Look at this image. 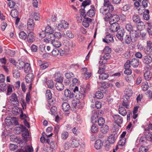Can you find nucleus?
Here are the masks:
<instances>
[{
  "label": "nucleus",
  "mask_w": 152,
  "mask_h": 152,
  "mask_svg": "<svg viewBox=\"0 0 152 152\" xmlns=\"http://www.w3.org/2000/svg\"><path fill=\"white\" fill-rule=\"evenodd\" d=\"M114 10V7L112 5L107 6H103L100 10V12L104 15H107L108 16H111V13Z\"/></svg>",
  "instance_id": "f257e3e1"
},
{
  "label": "nucleus",
  "mask_w": 152,
  "mask_h": 152,
  "mask_svg": "<svg viewBox=\"0 0 152 152\" xmlns=\"http://www.w3.org/2000/svg\"><path fill=\"white\" fill-rule=\"evenodd\" d=\"M69 24L65 20H63L61 22L56 24V27L58 30L61 31L63 28L66 29L68 28Z\"/></svg>",
  "instance_id": "f03ea898"
},
{
  "label": "nucleus",
  "mask_w": 152,
  "mask_h": 152,
  "mask_svg": "<svg viewBox=\"0 0 152 152\" xmlns=\"http://www.w3.org/2000/svg\"><path fill=\"white\" fill-rule=\"evenodd\" d=\"M62 37V34L59 32H56L54 34H50L48 35V39L52 41L55 39L56 38L59 39Z\"/></svg>",
  "instance_id": "7ed1b4c3"
},
{
  "label": "nucleus",
  "mask_w": 152,
  "mask_h": 152,
  "mask_svg": "<svg viewBox=\"0 0 152 152\" xmlns=\"http://www.w3.org/2000/svg\"><path fill=\"white\" fill-rule=\"evenodd\" d=\"M110 23L111 25L110 30L111 33L117 32L120 28L119 25L117 23Z\"/></svg>",
  "instance_id": "20e7f679"
},
{
  "label": "nucleus",
  "mask_w": 152,
  "mask_h": 152,
  "mask_svg": "<svg viewBox=\"0 0 152 152\" xmlns=\"http://www.w3.org/2000/svg\"><path fill=\"white\" fill-rule=\"evenodd\" d=\"M113 35L110 34L106 35L104 38L102 39V41L108 44L114 42Z\"/></svg>",
  "instance_id": "39448f33"
},
{
  "label": "nucleus",
  "mask_w": 152,
  "mask_h": 152,
  "mask_svg": "<svg viewBox=\"0 0 152 152\" xmlns=\"http://www.w3.org/2000/svg\"><path fill=\"white\" fill-rule=\"evenodd\" d=\"M19 152H33L34 149L31 145H27L23 148L18 150Z\"/></svg>",
  "instance_id": "423d86ee"
},
{
  "label": "nucleus",
  "mask_w": 152,
  "mask_h": 152,
  "mask_svg": "<svg viewBox=\"0 0 152 152\" xmlns=\"http://www.w3.org/2000/svg\"><path fill=\"white\" fill-rule=\"evenodd\" d=\"M9 100L10 102L13 104H18L19 101L17 98L16 94H12L9 97Z\"/></svg>",
  "instance_id": "0eeeda50"
},
{
  "label": "nucleus",
  "mask_w": 152,
  "mask_h": 152,
  "mask_svg": "<svg viewBox=\"0 0 152 152\" xmlns=\"http://www.w3.org/2000/svg\"><path fill=\"white\" fill-rule=\"evenodd\" d=\"M104 56L100 58L99 63L103 65L107 62V60L110 57V53H104Z\"/></svg>",
  "instance_id": "6e6552de"
},
{
  "label": "nucleus",
  "mask_w": 152,
  "mask_h": 152,
  "mask_svg": "<svg viewBox=\"0 0 152 152\" xmlns=\"http://www.w3.org/2000/svg\"><path fill=\"white\" fill-rule=\"evenodd\" d=\"M35 23L34 20L30 18H29L27 22V28L28 30L31 31H32L34 27Z\"/></svg>",
  "instance_id": "1a4fd4ad"
},
{
  "label": "nucleus",
  "mask_w": 152,
  "mask_h": 152,
  "mask_svg": "<svg viewBox=\"0 0 152 152\" xmlns=\"http://www.w3.org/2000/svg\"><path fill=\"white\" fill-rule=\"evenodd\" d=\"M71 145L73 148H77L79 145L80 140L79 139L74 137L71 138Z\"/></svg>",
  "instance_id": "9d476101"
},
{
  "label": "nucleus",
  "mask_w": 152,
  "mask_h": 152,
  "mask_svg": "<svg viewBox=\"0 0 152 152\" xmlns=\"http://www.w3.org/2000/svg\"><path fill=\"white\" fill-rule=\"evenodd\" d=\"M117 34L116 37L121 41H122L123 39V36L125 33V31L124 29L120 28L117 31Z\"/></svg>",
  "instance_id": "9b49d317"
},
{
  "label": "nucleus",
  "mask_w": 152,
  "mask_h": 152,
  "mask_svg": "<svg viewBox=\"0 0 152 152\" xmlns=\"http://www.w3.org/2000/svg\"><path fill=\"white\" fill-rule=\"evenodd\" d=\"M142 61L144 64L148 65L151 63L152 58L149 55H146L143 57Z\"/></svg>",
  "instance_id": "f8f14e48"
},
{
  "label": "nucleus",
  "mask_w": 152,
  "mask_h": 152,
  "mask_svg": "<svg viewBox=\"0 0 152 152\" xmlns=\"http://www.w3.org/2000/svg\"><path fill=\"white\" fill-rule=\"evenodd\" d=\"M27 41L29 43L33 42L35 40L34 34L32 32L29 33L27 35Z\"/></svg>",
  "instance_id": "ddd939ff"
},
{
  "label": "nucleus",
  "mask_w": 152,
  "mask_h": 152,
  "mask_svg": "<svg viewBox=\"0 0 152 152\" xmlns=\"http://www.w3.org/2000/svg\"><path fill=\"white\" fill-rule=\"evenodd\" d=\"M82 22L83 25L85 27L87 28L89 27L90 24L92 22V20L88 18H84Z\"/></svg>",
  "instance_id": "4468645a"
},
{
  "label": "nucleus",
  "mask_w": 152,
  "mask_h": 152,
  "mask_svg": "<svg viewBox=\"0 0 152 152\" xmlns=\"http://www.w3.org/2000/svg\"><path fill=\"white\" fill-rule=\"evenodd\" d=\"M34 77L32 73L28 74L26 77V82L27 83H30L33 80Z\"/></svg>",
  "instance_id": "2eb2a0df"
},
{
  "label": "nucleus",
  "mask_w": 152,
  "mask_h": 152,
  "mask_svg": "<svg viewBox=\"0 0 152 152\" xmlns=\"http://www.w3.org/2000/svg\"><path fill=\"white\" fill-rule=\"evenodd\" d=\"M113 118L114 122L117 124H121L123 122V119L122 118L118 115H114L113 116Z\"/></svg>",
  "instance_id": "dca6fc26"
},
{
  "label": "nucleus",
  "mask_w": 152,
  "mask_h": 152,
  "mask_svg": "<svg viewBox=\"0 0 152 152\" xmlns=\"http://www.w3.org/2000/svg\"><path fill=\"white\" fill-rule=\"evenodd\" d=\"M54 76L57 83H62L64 78L60 75L59 73H56L54 75Z\"/></svg>",
  "instance_id": "f3484780"
},
{
  "label": "nucleus",
  "mask_w": 152,
  "mask_h": 152,
  "mask_svg": "<svg viewBox=\"0 0 152 152\" xmlns=\"http://www.w3.org/2000/svg\"><path fill=\"white\" fill-rule=\"evenodd\" d=\"M119 19L118 15H114L110 17L109 21V23H117V22L119 21Z\"/></svg>",
  "instance_id": "a211bd4d"
},
{
  "label": "nucleus",
  "mask_w": 152,
  "mask_h": 152,
  "mask_svg": "<svg viewBox=\"0 0 152 152\" xmlns=\"http://www.w3.org/2000/svg\"><path fill=\"white\" fill-rule=\"evenodd\" d=\"M125 96L124 97L127 99L129 97H130L132 94V92L130 89H126L125 91Z\"/></svg>",
  "instance_id": "6ab92c4d"
},
{
  "label": "nucleus",
  "mask_w": 152,
  "mask_h": 152,
  "mask_svg": "<svg viewBox=\"0 0 152 152\" xmlns=\"http://www.w3.org/2000/svg\"><path fill=\"white\" fill-rule=\"evenodd\" d=\"M130 62L131 65L134 67H137L139 64V60L136 58H133Z\"/></svg>",
  "instance_id": "aec40b11"
},
{
  "label": "nucleus",
  "mask_w": 152,
  "mask_h": 152,
  "mask_svg": "<svg viewBox=\"0 0 152 152\" xmlns=\"http://www.w3.org/2000/svg\"><path fill=\"white\" fill-rule=\"evenodd\" d=\"M103 145V143L101 140H98L96 141L95 143L94 147L97 150L100 149Z\"/></svg>",
  "instance_id": "412c9836"
},
{
  "label": "nucleus",
  "mask_w": 152,
  "mask_h": 152,
  "mask_svg": "<svg viewBox=\"0 0 152 152\" xmlns=\"http://www.w3.org/2000/svg\"><path fill=\"white\" fill-rule=\"evenodd\" d=\"M64 95L66 97L71 99L73 97L74 94L73 93L71 92L70 90L67 89L65 90Z\"/></svg>",
  "instance_id": "4be33fe9"
},
{
  "label": "nucleus",
  "mask_w": 152,
  "mask_h": 152,
  "mask_svg": "<svg viewBox=\"0 0 152 152\" xmlns=\"http://www.w3.org/2000/svg\"><path fill=\"white\" fill-rule=\"evenodd\" d=\"M144 77L147 80H150L152 77V74L149 71H146L144 74Z\"/></svg>",
  "instance_id": "5701e85b"
},
{
  "label": "nucleus",
  "mask_w": 152,
  "mask_h": 152,
  "mask_svg": "<svg viewBox=\"0 0 152 152\" xmlns=\"http://www.w3.org/2000/svg\"><path fill=\"white\" fill-rule=\"evenodd\" d=\"M50 40L51 43L56 48H59L61 45V42L59 41H56L54 40L52 41L50 39Z\"/></svg>",
  "instance_id": "b1692460"
},
{
  "label": "nucleus",
  "mask_w": 152,
  "mask_h": 152,
  "mask_svg": "<svg viewBox=\"0 0 152 152\" xmlns=\"http://www.w3.org/2000/svg\"><path fill=\"white\" fill-rule=\"evenodd\" d=\"M119 113L123 116H125L127 114V111L125 108L123 107H120L119 108Z\"/></svg>",
  "instance_id": "393cba45"
},
{
  "label": "nucleus",
  "mask_w": 152,
  "mask_h": 152,
  "mask_svg": "<svg viewBox=\"0 0 152 152\" xmlns=\"http://www.w3.org/2000/svg\"><path fill=\"white\" fill-rule=\"evenodd\" d=\"M101 131L103 134L107 133L109 131V127L106 125H105L101 127Z\"/></svg>",
  "instance_id": "a878e982"
},
{
  "label": "nucleus",
  "mask_w": 152,
  "mask_h": 152,
  "mask_svg": "<svg viewBox=\"0 0 152 152\" xmlns=\"http://www.w3.org/2000/svg\"><path fill=\"white\" fill-rule=\"evenodd\" d=\"M56 89L58 91H62L64 89V86L62 83H56L55 84Z\"/></svg>",
  "instance_id": "bb28decb"
},
{
  "label": "nucleus",
  "mask_w": 152,
  "mask_h": 152,
  "mask_svg": "<svg viewBox=\"0 0 152 152\" xmlns=\"http://www.w3.org/2000/svg\"><path fill=\"white\" fill-rule=\"evenodd\" d=\"M86 14L90 17H92L94 16L95 14V8L93 7L92 9H90L87 12Z\"/></svg>",
  "instance_id": "cd10ccee"
},
{
  "label": "nucleus",
  "mask_w": 152,
  "mask_h": 152,
  "mask_svg": "<svg viewBox=\"0 0 152 152\" xmlns=\"http://www.w3.org/2000/svg\"><path fill=\"white\" fill-rule=\"evenodd\" d=\"M62 108L64 111H67L69 110L70 106L67 103L64 102L62 104Z\"/></svg>",
  "instance_id": "c85d7f7f"
},
{
  "label": "nucleus",
  "mask_w": 152,
  "mask_h": 152,
  "mask_svg": "<svg viewBox=\"0 0 152 152\" xmlns=\"http://www.w3.org/2000/svg\"><path fill=\"white\" fill-rule=\"evenodd\" d=\"M109 74L107 73H102L99 76V78L101 80H105L109 77Z\"/></svg>",
  "instance_id": "c756f323"
},
{
  "label": "nucleus",
  "mask_w": 152,
  "mask_h": 152,
  "mask_svg": "<svg viewBox=\"0 0 152 152\" xmlns=\"http://www.w3.org/2000/svg\"><path fill=\"white\" fill-rule=\"evenodd\" d=\"M45 31L46 33L50 34H53L54 30L50 26H48L46 27Z\"/></svg>",
  "instance_id": "7c9ffc66"
},
{
  "label": "nucleus",
  "mask_w": 152,
  "mask_h": 152,
  "mask_svg": "<svg viewBox=\"0 0 152 152\" xmlns=\"http://www.w3.org/2000/svg\"><path fill=\"white\" fill-rule=\"evenodd\" d=\"M69 133L66 131H64L61 134V137L63 140H66L69 136Z\"/></svg>",
  "instance_id": "2f4dec72"
},
{
  "label": "nucleus",
  "mask_w": 152,
  "mask_h": 152,
  "mask_svg": "<svg viewBox=\"0 0 152 152\" xmlns=\"http://www.w3.org/2000/svg\"><path fill=\"white\" fill-rule=\"evenodd\" d=\"M10 14L11 16L13 18H17L18 15V12L17 10L13 9L12 10Z\"/></svg>",
  "instance_id": "473e14b6"
},
{
  "label": "nucleus",
  "mask_w": 152,
  "mask_h": 152,
  "mask_svg": "<svg viewBox=\"0 0 152 152\" xmlns=\"http://www.w3.org/2000/svg\"><path fill=\"white\" fill-rule=\"evenodd\" d=\"M20 38L23 40L25 39L27 37V34L24 31H21L19 34Z\"/></svg>",
  "instance_id": "72a5a7b5"
},
{
  "label": "nucleus",
  "mask_w": 152,
  "mask_h": 152,
  "mask_svg": "<svg viewBox=\"0 0 152 152\" xmlns=\"http://www.w3.org/2000/svg\"><path fill=\"white\" fill-rule=\"evenodd\" d=\"M98 113H95L92 116L91 118V121L93 123H96L97 121L96 118H98Z\"/></svg>",
  "instance_id": "f704fd0d"
},
{
  "label": "nucleus",
  "mask_w": 152,
  "mask_h": 152,
  "mask_svg": "<svg viewBox=\"0 0 152 152\" xmlns=\"http://www.w3.org/2000/svg\"><path fill=\"white\" fill-rule=\"evenodd\" d=\"M137 28L139 29H142L145 28V25L144 24V23L140 20L139 22H138L137 23Z\"/></svg>",
  "instance_id": "c9c22d12"
},
{
  "label": "nucleus",
  "mask_w": 152,
  "mask_h": 152,
  "mask_svg": "<svg viewBox=\"0 0 152 152\" xmlns=\"http://www.w3.org/2000/svg\"><path fill=\"white\" fill-rule=\"evenodd\" d=\"M96 97L98 99H101L103 96V93L101 91H99L96 92L95 94Z\"/></svg>",
  "instance_id": "e433bc0d"
},
{
  "label": "nucleus",
  "mask_w": 152,
  "mask_h": 152,
  "mask_svg": "<svg viewBox=\"0 0 152 152\" xmlns=\"http://www.w3.org/2000/svg\"><path fill=\"white\" fill-rule=\"evenodd\" d=\"M24 70L26 73L28 72L31 70V67L30 64L28 63H26L24 65Z\"/></svg>",
  "instance_id": "4c0bfd02"
},
{
  "label": "nucleus",
  "mask_w": 152,
  "mask_h": 152,
  "mask_svg": "<svg viewBox=\"0 0 152 152\" xmlns=\"http://www.w3.org/2000/svg\"><path fill=\"white\" fill-rule=\"evenodd\" d=\"M132 20L134 22L137 23L140 20V17L137 15H134L132 17Z\"/></svg>",
  "instance_id": "58836bf2"
},
{
  "label": "nucleus",
  "mask_w": 152,
  "mask_h": 152,
  "mask_svg": "<svg viewBox=\"0 0 152 152\" xmlns=\"http://www.w3.org/2000/svg\"><path fill=\"white\" fill-rule=\"evenodd\" d=\"M125 42L127 44H129L132 42V39L130 35H127L125 38Z\"/></svg>",
  "instance_id": "ea45409f"
},
{
  "label": "nucleus",
  "mask_w": 152,
  "mask_h": 152,
  "mask_svg": "<svg viewBox=\"0 0 152 152\" xmlns=\"http://www.w3.org/2000/svg\"><path fill=\"white\" fill-rule=\"evenodd\" d=\"M108 141L109 142L112 144L114 143L115 141V138L113 135H111L108 137Z\"/></svg>",
  "instance_id": "a19ab883"
},
{
  "label": "nucleus",
  "mask_w": 152,
  "mask_h": 152,
  "mask_svg": "<svg viewBox=\"0 0 152 152\" xmlns=\"http://www.w3.org/2000/svg\"><path fill=\"white\" fill-rule=\"evenodd\" d=\"M47 85L48 88H52L54 86L53 81L52 80H48L47 82Z\"/></svg>",
  "instance_id": "79ce46f5"
},
{
  "label": "nucleus",
  "mask_w": 152,
  "mask_h": 152,
  "mask_svg": "<svg viewBox=\"0 0 152 152\" xmlns=\"http://www.w3.org/2000/svg\"><path fill=\"white\" fill-rule=\"evenodd\" d=\"M66 35L67 37L69 38H73L74 36V34L71 31L68 30L66 32Z\"/></svg>",
  "instance_id": "37998d69"
},
{
  "label": "nucleus",
  "mask_w": 152,
  "mask_h": 152,
  "mask_svg": "<svg viewBox=\"0 0 152 152\" xmlns=\"http://www.w3.org/2000/svg\"><path fill=\"white\" fill-rule=\"evenodd\" d=\"M104 122L105 120L103 118L100 117L98 120V124L99 126L103 125Z\"/></svg>",
  "instance_id": "c03bdc74"
},
{
  "label": "nucleus",
  "mask_w": 152,
  "mask_h": 152,
  "mask_svg": "<svg viewBox=\"0 0 152 152\" xmlns=\"http://www.w3.org/2000/svg\"><path fill=\"white\" fill-rule=\"evenodd\" d=\"M85 94L78 92L76 96V98L78 99H83L85 96Z\"/></svg>",
  "instance_id": "a18cd8bd"
},
{
  "label": "nucleus",
  "mask_w": 152,
  "mask_h": 152,
  "mask_svg": "<svg viewBox=\"0 0 152 152\" xmlns=\"http://www.w3.org/2000/svg\"><path fill=\"white\" fill-rule=\"evenodd\" d=\"M46 97L48 99H50L52 98V94L51 92V91L50 90H48L46 91Z\"/></svg>",
  "instance_id": "49530a36"
},
{
  "label": "nucleus",
  "mask_w": 152,
  "mask_h": 152,
  "mask_svg": "<svg viewBox=\"0 0 152 152\" xmlns=\"http://www.w3.org/2000/svg\"><path fill=\"white\" fill-rule=\"evenodd\" d=\"M148 25V32L150 35H152V25H151V23H147Z\"/></svg>",
  "instance_id": "de8ad7c7"
},
{
  "label": "nucleus",
  "mask_w": 152,
  "mask_h": 152,
  "mask_svg": "<svg viewBox=\"0 0 152 152\" xmlns=\"http://www.w3.org/2000/svg\"><path fill=\"white\" fill-rule=\"evenodd\" d=\"M18 66L20 69H22L23 68L25 64V63L23 61H19L17 63Z\"/></svg>",
  "instance_id": "09e8293b"
},
{
  "label": "nucleus",
  "mask_w": 152,
  "mask_h": 152,
  "mask_svg": "<svg viewBox=\"0 0 152 152\" xmlns=\"http://www.w3.org/2000/svg\"><path fill=\"white\" fill-rule=\"evenodd\" d=\"M148 83L146 82L144 83L142 86V88L143 91H145L148 89Z\"/></svg>",
  "instance_id": "8fccbe9b"
},
{
  "label": "nucleus",
  "mask_w": 152,
  "mask_h": 152,
  "mask_svg": "<svg viewBox=\"0 0 152 152\" xmlns=\"http://www.w3.org/2000/svg\"><path fill=\"white\" fill-rule=\"evenodd\" d=\"M97 126L96 125L93 124L92 125L91 127V131L92 132L94 133L96 132H97Z\"/></svg>",
  "instance_id": "3c124183"
},
{
  "label": "nucleus",
  "mask_w": 152,
  "mask_h": 152,
  "mask_svg": "<svg viewBox=\"0 0 152 152\" xmlns=\"http://www.w3.org/2000/svg\"><path fill=\"white\" fill-rule=\"evenodd\" d=\"M65 77L67 79H68L74 77V74L72 73L71 72L66 73L65 74Z\"/></svg>",
  "instance_id": "603ef678"
},
{
  "label": "nucleus",
  "mask_w": 152,
  "mask_h": 152,
  "mask_svg": "<svg viewBox=\"0 0 152 152\" xmlns=\"http://www.w3.org/2000/svg\"><path fill=\"white\" fill-rule=\"evenodd\" d=\"M49 64L47 62H44L40 67V69L42 70L45 69L47 68L49 66Z\"/></svg>",
  "instance_id": "864d4df0"
},
{
  "label": "nucleus",
  "mask_w": 152,
  "mask_h": 152,
  "mask_svg": "<svg viewBox=\"0 0 152 152\" xmlns=\"http://www.w3.org/2000/svg\"><path fill=\"white\" fill-rule=\"evenodd\" d=\"M128 99H127V100L126 99V100L124 99L122 103L123 106L127 109L129 108V105L128 102Z\"/></svg>",
  "instance_id": "5fc2aeb1"
},
{
  "label": "nucleus",
  "mask_w": 152,
  "mask_h": 152,
  "mask_svg": "<svg viewBox=\"0 0 152 152\" xmlns=\"http://www.w3.org/2000/svg\"><path fill=\"white\" fill-rule=\"evenodd\" d=\"M125 141L126 139L125 138H122L118 142V145L121 146H123L125 143Z\"/></svg>",
  "instance_id": "6e6d98bb"
},
{
  "label": "nucleus",
  "mask_w": 152,
  "mask_h": 152,
  "mask_svg": "<svg viewBox=\"0 0 152 152\" xmlns=\"http://www.w3.org/2000/svg\"><path fill=\"white\" fill-rule=\"evenodd\" d=\"M111 51V49L108 46L105 47L103 50V52L104 53H110Z\"/></svg>",
  "instance_id": "4d7b16f0"
},
{
  "label": "nucleus",
  "mask_w": 152,
  "mask_h": 152,
  "mask_svg": "<svg viewBox=\"0 0 152 152\" xmlns=\"http://www.w3.org/2000/svg\"><path fill=\"white\" fill-rule=\"evenodd\" d=\"M90 3V0H86L83 2L82 5L85 8L87 5H89Z\"/></svg>",
  "instance_id": "13d9d810"
},
{
  "label": "nucleus",
  "mask_w": 152,
  "mask_h": 152,
  "mask_svg": "<svg viewBox=\"0 0 152 152\" xmlns=\"http://www.w3.org/2000/svg\"><path fill=\"white\" fill-rule=\"evenodd\" d=\"M125 27L126 29L129 31H131L132 30L133 27L130 23L126 24V25Z\"/></svg>",
  "instance_id": "bf43d9fd"
},
{
  "label": "nucleus",
  "mask_w": 152,
  "mask_h": 152,
  "mask_svg": "<svg viewBox=\"0 0 152 152\" xmlns=\"http://www.w3.org/2000/svg\"><path fill=\"white\" fill-rule=\"evenodd\" d=\"M131 62L129 60H128L124 65V69L129 68L130 67Z\"/></svg>",
  "instance_id": "052dcab7"
},
{
  "label": "nucleus",
  "mask_w": 152,
  "mask_h": 152,
  "mask_svg": "<svg viewBox=\"0 0 152 152\" xmlns=\"http://www.w3.org/2000/svg\"><path fill=\"white\" fill-rule=\"evenodd\" d=\"M105 69V66L104 65L103 67L99 66V70L98 71V73L99 74H101L102 73H104V70Z\"/></svg>",
  "instance_id": "680f3d73"
},
{
  "label": "nucleus",
  "mask_w": 152,
  "mask_h": 152,
  "mask_svg": "<svg viewBox=\"0 0 152 152\" xmlns=\"http://www.w3.org/2000/svg\"><path fill=\"white\" fill-rule=\"evenodd\" d=\"M10 149L11 151H14L17 148V146L12 144H10L9 146Z\"/></svg>",
  "instance_id": "e2e57ef3"
},
{
  "label": "nucleus",
  "mask_w": 152,
  "mask_h": 152,
  "mask_svg": "<svg viewBox=\"0 0 152 152\" xmlns=\"http://www.w3.org/2000/svg\"><path fill=\"white\" fill-rule=\"evenodd\" d=\"M13 77L15 78H18L20 76V73L19 71H15L13 73Z\"/></svg>",
  "instance_id": "0e129e2a"
},
{
  "label": "nucleus",
  "mask_w": 152,
  "mask_h": 152,
  "mask_svg": "<svg viewBox=\"0 0 152 152\" xmlns=\"http://www.w3.org/2000/svg\"><path fill=\"white\" fill-rule=\"evenodd\" d=\"M145 137L146 140L150 141H152V134L151 133H148V134L146 135Z\"/></svg>",
  "instance_id": "69168bd1"
},
{
  "label": "nucleus",
  "mask_w": 152,
  "mask_h": 152,
  "mask_svg": "<svg viewBox=\"0 0 152 152\" xmlns=\"http://www.w3.org/2000/svg\"><path fill=\"white\" fill-rule=\"evenodd\" d=\"M59 53V51L57 49H54L52 52L53 55L55 56H57L58 55Z\"/></svg>",
  "instance_id": "338daca9"
},
{
  "label": "nucleus",
  "mask_w": 152,
  "mask_h": 152,
  "mask_svg": "<svg viewBox=\"0 0 152 152\" xmlns=\"http://www.w3.org/2000/svg\"><path fill=\"white\" fill-rule=\"evenodd\" d=\"M22 131V130L20 127H17L15 130V133L17 134H20Z\"/></svg>",
  "instance_id": "774afa93"
}]
</instances>
